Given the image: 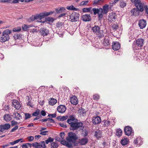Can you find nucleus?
<instances>
[{"mask_svg": "<svg viewBox=\"0 0 148 148\" xmlns=\"http://www.w3.org/2000/svg\"><path fill=\"white\" fill-rule=\"evenodd\" d=\"M88 134V132L87 130L84 129L83 130L81 135L82 136L84 137H85Z\"/></svg>", "mask_w": 148, "mask_h": 148, "instance_id": "4c0bfd02", "label": "nucleus"}, {"mask_svg": "<svg viewBox=\"0 0 148 148\" xmlns=\"http://www.w3.org/2000/svg\"><path fill=\"white\" fill-rule=\"evenodd\" d=\"M112 48L114 50H118L120 48V44L118 42H113L112 45Z\"/></svg>", "mask_w": 148, "mask_h": 148, "instance_id": "f3484780", "label": "nucleus"}, {"mask_svg": "<svg viewBox=\"0 0 148 148\" xmlns=\"http://www.w3.org/2000/svg\"><path fill=\"white\" fill-rule=\"evenodd\" d=\"M66 108L64 105H61L57 108V110L60 113H63L65 112Z\"/></svg>", "mask_w": 148, "mask_h": 148, "instance_id": "ddd939ff", "label": "nucleus"}, {"mask_svg": "<svg viewBox=\"0 0 148 148\" xmlns=\"http://www.w3.org/2000/svg\"><path fill=\"white\" fill-rule=\"evenodd\" d=\"M12 106L16 109H19L21 107L19 102L16 100H14L12 102Z\"/></svg>", "mask_w": 148, "mask_h": 148, "instance_id": "a211bd4d", "label": "nucleus"}, {"mask_svg": "<svg viewBox=\"0 0 148 148\" xmlns=\"http://www.w3.org/2000/svg\"><path fill=\"white\" fill-rule=\"evenodd\" d=\"M54 12V11H50L49 12H44L42 13H41L39 14L36 15V16H34V19L33 20H38V21L39 22H41L40 20L42 18H43L46 16H49L53 14Z\"/></svg>", "mask_w": 148, "mask_h": 148, "instance_id": "20e7f679", "label": "nucleus"}, {"mask_svg": "<svg viewBox=\"0 0 148 148\" xmlns=\"http://www.w3.org/2000/svg\"><path fill=\"white\" fill-rule=\"evenodd\" d=\"M108 20L112 22V21H115L116 18V15L115 13H111L110 14L109 16Z\"/></svg>", "mask_w": 148, "mask_h": 148, "instance_id": "4468645a", "label": "nucleus"}, {"mask_svg": "<svg viewBox=\"0 0 148 148\" xmlns=\"http://www.w3.org/2000/svg\"><path fill=\"white\" fill-rule=\"evenodd\" d=\"M145 5L143 2L142 1L140 2L135 7L136 8L138 9L140 12H142L144 10V7Z\"/></svg>", "mask_w": 148, "mask_h": 148, "instance_id": "9b49d317", "label": "nucleus"}, {"mask_svg": "<svg viewBox=\"0 0 148 148\" xmlns=\"http://www.w3.org/2000/svg\"><path fill=\"white\" fill-rule=\"evenodd\" d=\"M140 12L139 10L137 8L132 9L131 11V12L134 16H138Z\"/></svg>", "mask_w": 148, "mask_h": 148, "instance_id": "412c9836", "label": "nucleus"}, {"mask_svg": "<svg viewBox=\"0 0 148 148\" xmlns=\"http://www.w3.org/2000/svg\"><path fill=\"white\" fill-rule=\"evenodd\" d=\"M100 29L99 27L97 25H95L92 27V30L94 33L96 34L97 36L101 38L103 37L104 35L103 31L100 30Z\"/></svg>", "mask_w": 148, "mask_h": 148, "instance_id": "39448f33", "label": "nucleus"}, {"mask_svg": "<svg viewBox=\"0 0 148 148\" xmlns=\"http://www.w3.org/2000/svg\"><path fill=\"white\" fill-rule=\"evenodd\" d=\"M22 27L23 30L24 31H26L27 29L29 27V25H24Z\"/></svg>", "mask_w": 148, "mask_h": 148, "instance_id": "6e6d98bb", "label": "nucleus"}, {"mask_svg": "<svg viewBox=\"0 0 148 148\" xmlns=\"http://www.w3.org/2000/svg\"><path fill=\"white\" fill-rule=\"evenodd\" d=\"M147 24L146 21L144 19L140 20L138 22V25L140 29L145 28Z\"/></svg>", "mask_w": 148, "mask_h": 148, "instance_id": "f8f14e48", "label": "nucleus"}, {"mask_svg": "<svg viewBox=\"0 0 148 148\" xmlns=\"http://www.w3.org/2000/svg\"><path fill=\"white\" fill-rule=\"evenodd\" d=\"M128 139L127 138H125L122 139L121 141V143L123 145H127L128 142Z\"/></svg>", "mask_w": 148, "mask_h": 148, "instance_id": "473e14b6", "label": "nucleus"}, {"mask_svg": "<svg viewBox=\"0 0 148 148\" xmlns=\"http://www.w3.org/2000/svg\"><path fill=\"white\" fill-rule=\"evenodd\" d=\"M55 10L57 13H60L64 12L66 10L64 8L61 7L60 8H56Z\"/></svg>", "mask_w": 148, "mask_h": 148, "instance_id": "cd10ccee", "label": "nucleus"}, {"mask_svg": "<svg viewBox=\"0 0 148 148\" xmlns=\"http://www.w3.org/2000/svg\"><path fill=\"white\" fill-rule=\"evenodd\" d=\"M4 120L7 122H8L12 119L11 116L8 114H6L3 117Z\"/></svg>", "mask_w": 148, "mask_h": 148, "instance_id": "b1692460", "label": "nucleus"}, {"mask_svg": "<svg viewBox=\"0 0 148 148\" xmlns=\"http://www.w3.org/2000/svg\"><path fill=\"white\" fill-rule=\"evenodd\" d=\"M12 33V31L9 29H6L2 33L0 38V41L1 42H4L8 41L10 38L9 34Z\"/></svg>", "mask_w": 148, "mask_h": 148, "instance_id": "f03ea898", "label": "nucleus"}, {"mask_svg": "<svg viewBox=\"0 0 148 148\" xmlns=\"http://www.w3.org/2000/svg\"><path fill=\"white\" fill-rule=\"evenodd\" d=\"M95 136L98 138L101 137L102 136L101 132L99 131H95Z\"/></svg>", "mask_w": 148, "mask_h": 148, "instance_id": "c85d7f7f", "label": "nucleus"}, {"mask_svg": "<svg viewBox=\"0 0 148 148\" xmlns=\"http://www.w3.org/2000/svg\"><path fill=\"white\" fill-rule=\"evenodd\" d=\"M65 134L64 132H61L60 134V136L61 138L62 139H63L64 138Z\"/></svg>", "mask_w": 148, "mask_h": 148, "instance_id": "0e129e2a", "label": "nucleus"}, {"mask_svg": "<svg viewBox=\"0 0 148 148\" xmlns=\"http://www.w3.org/2000/svg\"><path fill=\"white\" fill-rule=\"evenodd\" d=\"M88 1H82L80 3V5H85L88 3Z\"/></svg>", "mask_w": 148, "mask_h": 148, "instance_id": "603ef678", "label": "nucleus"}, {"mask_svg": "<svg viewBox=\"0 0 148 148\" xmlns=\"http://www.w3.org/2000/svg\"><path fill=\"white\" fill-rule=\"evenodd\" d=\"M14 118L17 120H20L22 119V116L19 113L14 112L13 113Z\"/></svg>", "mask_w": 148, "mask_h": 148, "instance_id": "393cba45", "label": "nucleus"}, {"mask_svg": "<svg viewBox=\"0 0 148 148\" xmlns=\"http://www.w3.org/2000/svg\"><path fill=\"white\" fill-rule=\"evenodd\" d=\"M51 148H57L58 145L57 143L55 142H52L51 143Z\"/></svg>", "mask_w": 148, "mask_h": 148, "instance_id": "ea45409f", "label": "nucleus"}, {"mask_svg": "<svg viewBox=\"0 0 148 148\" xmlns=\"http://www.w3.org/2000/svg\"><path fill=\"white\" fill-rule=\"evenodd\" d=\"M69 117L67 116H58L57 117V119L61 121H64L65 120L68 118Z\"/></svg>", "mask_w": 148, "mask_h": 148, "instance_id": "72a5a7b5", "label": "nucleus"}, {"mask_svg": "<svg viewBox=\"0 0 148 148\" xmlns=\"http://www.w3.org/2000/svg\"><path fill=\"white\" fill-rule=\"evenodd\" d=\"M104 123L103 125L104 127H107L110 125V122L109 121L104 120L102 121Z\"/></svg>", "mask_w": 148, "mask_h": 148, "instance_id": "e433bc0d", "label": "nucleus"}, {"mask_svg": "<svg viewBox=\"0 0 148 148\" xmlns=\"http://www.w3.org/2000/svg\"><path fill=\"white\" fill-rule=\"evenodd\" d=\"M60 143L61 144L65 145L69 148L71 147L72 146L71 143H70L68 141H66L65 140H62L61 141Z\"/></svg>", "mask_w": 148, "mask_h": 148, "instance_id": "4be33fe9", "label": "nucleus"}, {"mask_svg": "<svg viewBox=\"0 0 148 148\" xmlns=\"http://www.w3.org/2000/svg\"><path fill=\"white\" fill-rule=\"evenodd\" d=\"M40 32L41 35L44 36H47L49 33V30L46 28H41L40 29Z\"/></svg>", "mask_w": 148, "mask_h": 148, "instance_id": "9d476101", "label": "nucleus"}, {"mask_svg": "<svg viewBox=\"0 0 148 148\" xmlns=\"http://www.w3.org/2000/svg\"><path fill=\"white\" fill-rule=\"evenodd\" d=\"M79 112L80 115L82 116H84L86 114V111L84 109L81 108L79 109Z\"/></svg>", "mask_w": 148, "mask_h": 148, "instance_id": "a878e982", "label": "nucleus"}, {"mask_svg": "<svg viewBox=\"0 0 148 148\" xmlns=\"http://www.w3.org/2000/svg\"><path fill=\"white\" fill-rule=\"evenodd\" d=\"M144 40L142 38H139L134 41L133 44V48L141 47L143 45Z\"/></svg>", "mask_w": 148, "mask_h": 148, "instance_id": "423d86ee", "label": "nucleus"}, {"mask_svg": "<svg viewBox=\"0 0 148 148\" xmlns=\"http://www.w3.org/2000/svg\"><path fill=\"white\" fill-rule=\"evenodd\" d=\"M46 21L49 22H53L54 21V19L53 18L49 17L46 18Z\"/></svg>", "mask_w": 148, "mask_h": 148, "instance_id": "bf43d9fd", "label": "nucleus"}, {"mask_svg": "<svg viewBox=\"0 0 148 148\" xmlns=\"http://www.w3.org/2000/svg\"><path fill=\"white\" fill-rule=\"evenodd\" d=\"M79 13L73 12L70 16V21L73 22H76L79 20Z\"/></svg>", "mask_w": 148, "mask_h": 148, "instance_id": "0eeeda50", "label": "nucleus"}, {"mask_svg": "<svg viewBox=\"0 0 148 148\" xmlns=\"http://www.w3.org/2000/svg\"><path fill=\"white\" fill-rule=\"evenodd\" d=\"M21 34H15L14 36V39L15 40L20 39L21 38Z\"/></svg>", "mask_w": 148, "mask_h": 148, "instance_id": "a19ab883", "label": "nucleus"}, {"mask_svg": "<svg viewBox=\"0 0 148 148\" xmlns=\"http://www.w3.org/2000/svg\"><path fill=\"white\" fill-rule=\"evenodd\" d=\"M27 139L29 142H31L33 141L34 139V137L33 136H29L27 138Z\"/></svg>", "mask_w": 148, "mask_h": 148, "instance_id": "69168bd1", "label": "nucleus"}, {"mask_svg": "<svg viewBox=\"0 0 148 148\" xmlns=\"http://www.w3.org/2000/svg\"><path fill=\"white\" fill-rule=\"evenodd\" d=\"M63 25V23L62 22H58L56 24V26L58 27H60L62 26Z\"/></svg>", "mask_w": 148, "mask_h": 148, "instance_id": "774afa93", "label": "nucleus"}, {"mask_svg": "<svg viewBox=\"0 0 148 148\" xmlns=\"http://www.w3.org/2000/svg\"><path fill=\"white\" fill-rule=\"evenodd\" d=\"M122 131L120 128L116 130V134L117 136H121L122 134Z\"/></svg>", "mask_w": 148, "mask_h": 148, "instance_id": "79ce46f5", "label": "nucleus"}, {"mask_svg": "<svg viewBox=\"0 0 148 148\" xmlns=\"http://www.w3.org/2000/svg\"><path fill=\"white\" fill-rule=\"evenodd\" d=\"M11 127L9 123H5L3 125H0V131L3 132L5 130H7Z\"/></svg>", "mask_w": 148, "mask_h": 148, "instance_id": "6e6552de", "label": "nucleus"}, {"mask_svg": "<svg viewBox=\"0 0 148 148\" xmlns=\"http://www.w3.org/2000/svg\"><path fill=\"white\" fill-rule=\"evenodd\" d=\"M48 131H45L43 132L41 131L40 133V134L41 135H47V133H48Z\"/></svg>", "mask_w": 148, "mask_h": 148, "instance_id": "052dcab7", "label": "nucleus"}, {"mask_svg": "<svg viewBox=\"0 0 148 148\" xmlns=\"http://www.w3.org/2000/svg\"><path fill=\"white\" fill-rule=\"evenodd\" d=\"M141 140L140 138H137L136 139L134 140V144L136 145L137 146H140V142H141Z\"/></svg>", "mask_w": 148, "mask_h": 148, "instance_id": "2f4dec72", "label": "nucleus"}, {"mask_svg": "<svg viewBox=\"0 0 148 148\" xmlns=\"http://www.w3.org/2000/svg\"><path fill=\"white\" fill-rule=\"evenodd\" d=\"M103 44L105 46H108L110 44L109 41L107 39H105L103 41Z\"/></svg>", "mask_w": 148, "mask_h": 148, "instance_id": "5fc2aeb1", "label": "nucleus"}, {"mask_svg": "<svg viewBox=\"0 0 148 148\" xmlns=\"http://www.w3.org/2000/svg\"><path fill=\"white\" fill-rule=\"evenodd\" d=\"M88 141V139L87 138L84 137L79 140V143L81 145H85L87 143Z\"/></svg>", "mask_w": 148, "mask_h": 148, "instance_id": "dca6fc26", "label": "nucleus"}, {"mask_svg": "<svg viewBox=\"0 0 148 148\" xmlns=\"http://www.w3.org/2000/svg\"><path fill=\"white\" fill-rule=\"evenodd\" d=\"M118 27L116 24H113L112 26V28L113 30H116L118 29Z\"/></svg>", "mask_w": 148, "mask_h": 148, "instance_id": "13d9d810", "label": "nucleus"}, {"mask_svg": "<svg viewBox=\"0 0 148 148\" xmlns=\"http://www.w3.org/2000/svg\"><path fill=\"white\" fill-rule=\"evenodd\" d=\"M40 143L35 142L33 143V147L36 148H40Z\"/></svg>", "mask_w": 148, "mask_h": 148, "instance_id": "c03bdc74", "label": "nucleus"}, {"mask_svg": "<svg viewBox=\"0 0 148 148\" xmlns=\"http://www.w3.org/2000/svg\"><path fill=\"white\" fill-rule=\"evenodd\" d=\"M21 30V27H17L14 28L12 30L14 32H18L20 31Z\"/></svg>", "mask_w": 148, "mask_h": 148, "instance_id": "09e8293b", "label": "nucleus"}, {"mask_svg": "<svg viewBox=\"0 0 148 148\" xmlns=\"http://www.w3.org/2000/svg\"><path fill=\"white\" fill-rule=\"evenodd\" d=\"M91 8V7L88 8H84L82 9L83 12H89L90 11Z\"/></svg>", "mask_w": 148, "mask_h": 148, "instance_id": "8fccbe9b", "label": "nucleus"}, {"mask_svg": "<svg viewBox=\"0 0 148 148\" xmlns=\"http://www.w3.org/2000/svg\"><path fill=\"white\" fill-rule=\"evenodd\" d=\"M100 8L99 9L93 8L92 9V10L94 14L96 15L97 14H98L99 12L101 11Z\"/></svg>", "mask_w": 148, "mask_h": 148, "instance_id": "7c9ffc66", "label": "nucleus"}, {"mask_svg": "<svg viewBox=\"0 0 148 148\" xmlns=\"http://www.w3.org/2000/svg\"><path fill=\"white\" fill-rule=\"evenodd\" d=\"M93 98L94 100L97 101L99 98V96L97 94H95L93 95Z\"/></svg>", "mask_w": 148, "mask_h": 148, "instance_id": "49530a36", "label": "nucleus"}, {"mask_svg": "<svg viewBox=\"0 0 148 148\" xmlns=\"http://www.w3.org/2000/svg\"><path fill=\"white\" fill-rule=\"evenodd\" d=\"M109 5L106 4L103 6V9L100 8L102 10V12L104 14H106L108 13V10Z\"/></svg>", "mask_w": 148, "mask_h": 148, "instance_id": "5701e85b", "label": "nucleus"}, {"mask_svg": "<svg viewBox=\"0 0 148 148\" xmlns=\"http://www.w3.org/2000/svg\"><path fill=\"white\" fill-rule=\"evenodd\" d=\"M78 138L77 134L72 132L68 133V136L66 138L67 141L69 143H74Z\"/></svg>", "mask_w": 148, "mask_h": 148, "instance_id": "7ed1b4c3", "label": "nucleus"}, {"mask_svg": "<svg viewBox=\"0 0 148 148\" xmlns=\"http://www.w3.org/2000/svg\"><path fill=\"white\" fill-rule=\"evenodd\" d=\"M66 9L70 10H73L77 11L78 10V8H75L73 5H71L70 6H67L66 7Z\"/></svg>", "mask_w": 148, "mask_h": 148, "instance_id": "c756f323", "label": "nucleus"}, {"mask_svg": "<svg viewBox=\"0 0 148 148\" xmlns=\"http://www.w3.org/2000/svg\"><path fill=\"white\" fill-rule=\"evenodd\" d=\"M67 122L70 125L69 128L71 130L74 131L81 127L84 128L83 126V123L78 122V119L73 115H71L69 116Z\"/></svg>", "mask_w": 148, "mask_h": 148, "instance_id": "f257e3e1", "label": "nucleus"}, {"mask_svg": "<svg viewBox=\"0 0 148 148\" xmlns=\"http://www.w3.org/2000/svg\"><path fill=\"white\" fill-rule=\"evenodd\" d=\"M101 0H95L93 1V5H98L99 2L101 1Z\"/></svg>", "mask_w": 148, "mask_h": 148, "instance_id": "4d7b16f0", "label": "nucleus"}, {"mask_svg": "<svg viewBox=\"0 0 148 148\" xmlns=\"http://www.w3.org/2000/svg\"><path fill=\"white\" fill-rule=\"evenodd\" d=\"M124 131L125 134L128 136L130 135L133 133L132 128L129 126H126L124 128Z\"/></svg>", "mask_w": 148, "mask_h": 148, "instance_id": "1a4fd4ad", "label": "nucleus"}, {"mask_svg": "<svg viewBox=\"0 0 148 148\" xmlns=\"http://www.w3.org/2000/svg\"><path fill=\"white\" fill-rule=\"evenodd\" d=\"M70 102L73 105H76L78 103L77 98L76 96H74L70 98Z\"/></svg>", "mask_w": 148, "mask_h": 148, "instance_id": "6ab92c4d", "label": "nucleus"}, {"mask_svg": "<svg viewBox=\"0 0 148 148\" xmlns=\"http://www.w3.org/2000/svg\"><path fill=\"white\" fill-rule=\"evenodd\" d=\"M130 1L135 6L142 1L141 0H130Z\"/></svg>", "mask_w": 148, "mask_h": 148, "instance_id": "f704fd0d", "label": "nucleus"}, {"mask_svg": "<svg viewBox=\"0 0 148 148\" xmlns=\"http://www.w3.org/2000/svg\"><path fill=\"white\" fill-rule=\"evenodd\" d=\"M57 102V100L56 99L52 98L49 101V105L53 106Z\"/></svg>", "mask_w": 148, "mask_h": 148, "instance_id": "bb28decb", "label": "nucleus"}, {"mask_svg": "<svg viewBox=\"0 0 148 148\" xmlns=\"http://www.w3.org/2000/svg\"><path fill=\"white\" fill-rule=\"evenodd\" d=\"M101 121V118L99 116L95 117L92 120V122L93 124L95 125L100 123Z\"/></svg>", "mask_w": 148, "mask_h": 148, "instance_id": "aec40b11", "label": "nucleus"}, {"mask_svg": "<svg viewBox=\"0 0 148 148\" xmlns=\"http://www.w3.org/2000/svg\"><path fill=\"white\" fill-rule=\"evenodd\" d=\"M40 148L42 147V148H46V146L45 144V142L44 141H41L40 143Z\"/></svg>", "mask_w": 148, "mask_h": 148, "instance_id": "de8ad7c7", "label": "nucleus"}, {"mask_svg": "<svg viewBox=\"0 0 148 148\" xmlns=\"http://www.w3.org/2000/svg\"><path fill=\"white\" fill-rule=\"evenodd\" d=\"M119 4L120 7L122 8H124V7H125L126 5V3L125 1H120L119 2Z\"/></svg>", "mask_w": 148, "mask_h": 148, "instance_id": "c9c22d12", "label": "nucleus"}, {"mask_svg": "<svg viewBox=\"0 0 148 148\" xmlns=\"http://www.w3.org/2000/svg\"><path fill=\"white\" fill-rule=\"evenodd\" d=\"M128 36L129 38L131 40L134 39L135 38L134 33L131 32H129Z\"/></svg>", "mask_w": 148, "mask_h": 148, "instance_id": "58836bf2", "label": "nucleus"}, {"mask_svg": "<svg viewBox=\"0 0 148 148\" xmlns=\"http://www.w3.org/2000/svg\"><path fill=\"white\" fill-rule=\"evenodd\" d=\"M59 125L61 127H62L63 128H66L67 127L65 123L64 124V123H59Z\"/></svg>", "mask_w": 148, "mask_h": 148, "instance_id": "338daca9", "label": "nucleus"}, {"mask_svg": "<svg viewBox=\"0 0 148 148\" xmlns=\"http://www.w3.org/2000/svg\"><path fill=\"white\" fill-rule=\"evenodd\" d=\"M23 138H21L18 140H17L14 141L15 142L16 144L18 143L19 142H20L21 143L24 142V141L23 140Z\"/></svg>", "mask_w": 148, "mask_h": 148, "instance_id": "e2e57ef3", "label": "nucleus"}, {"mask_svg": "<svg viewBox=\"0 0 148 148\" xmlns=\"http://www.w3.org/2000/svg\"><path fill=\"white\" fill-rule=\"evenodd\" d=\"M82 19L84 21H89L91 20V16L89 14H86L82 16Z\"/></svg>", "mask_w": 148, "mask_h": 148, "instance_id": "2eb2a0df", "label": "nucleus"}, {"mask_svg": "<svg viewBox=\"0 0 148 148\" xmlns=\"http://www.w3.org/2000/svg\"><path fill=\"white\" fill-rule=\"evenodd\" d=\"M25 119L27 120V119L30 118L32 117V116L29 113H26L25 114Z\"/></svg>", "mask_w": 148, "mask_h": 148, "instance_id": "3c124183", "label": "nucleus"}, {"mask_svg": "<svg viewBox=\"0 0 148 148\" xmlns=\"http://www.w3.org/2000/svg\"><path fill=\"white\" fill-rule=\"evenodd\" d=\"M54 140V139L51 137H49L47 140H45V142L46 144H48L49 143L52 142Z\"/></svg>", "mask_w": 148, "mask_h": 148, "instance_id": "37998d69", "label": "nucleus"}, {"mask_svg": "<svg viewBox=\"0 0 148 148\" xmlns=\"http://www.w3.org/2000/svg\"><path fill=\"white\" fill-rule=\"evenodd\" d=\"M101 11L99 12V13L98 14V18L99 20H100L101 19H102L103 16V14H104L102 12V10L101 9Z\"/></svg>", "mask_w": 148, "mask_h": 148, "instance_id": "a18cd8bd", "label": "nucleus"}, {"mask_svg": "<svg viewBox=\"0 0 148 148\" xmlns=\"http://www.w3.org/2000/svg\"><path fill=\"white\" fill-rule=\"evenodd\" d=\"M40 113V110L39 109L37 110L36 111L32 114L33 116H37Z\"/></svg>", "mask_w": 148, "mask_h": 148, "instance_id": "864d4df0", "label": "nucleus"}, {"mask_svg": "<svg viewBox=\"0 0 148 148\" xmlns=\"http://www.w3.org/2000/svg\"><path fill=\"white\" fill-rule=\"evenodd\" d=\"M48 116L51 118H54L56 117V114L55 113L53 114H49L48 115Z\"/></svg>", "mask_w": 148, "mask_h": 148, "instance_id": "680f3d73", "label": "nucleus"}]
</instances>
